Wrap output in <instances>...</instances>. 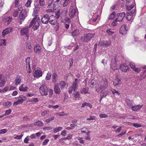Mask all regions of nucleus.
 I'll return each mask as SVG.
<instances>
[{
    "label": "nucleus",
    "instance_id": "obj_18",
    "mask_svg": "<svg viewBox=\"0 0 146 146\" xmlns=\"http://www.w3.org/2000/svg\"><path fill=\"white\" fill-rule=\"evenodd\" d=\"M29 89L27 86L24 84H22L19 88V90L21 91L26 92Z\"/></svg>",
    "mask_w": 146,
    "mask_h": 146
},
{
    "label": "nucleus",
    "instance_id": "obj_6",
    "mask_svg": "<svg viewBox=\"0 0 146 146\" xmlns=\"http://www.w3.org/2000/svg\"><path fill=\"white\" fill-rule=\"evenodd\" d=\"M102 83L101 85L100 86L99 88L96 89V91L97 92H101L104 90L107 86L108 83L107 80H103V82Z\"/></svg>",
    "mask_w": 146,
    "mask_h": 146
},
{
    "label": "nucleus",
    "instance_id": "obj_56",
    "mask_svg": "<svg viewBox=\"0 0 146 146\" xmlns=\"http://www.w3.org/2000/svg\"><path fill=\"white\" fill-rule=\"evenodd\" d=\"M107 32L109 35H111L114 33V32L112 31L111 29L108 30L107 31Z\"/></svg>",
    "mask_w": 146,
    "mask_h": 146
},
{
    "label": "nucleus",
    "instance_id": "obj_17",
    "mask_svg": "<svg viewBox=\"0 0 146 146\" xmlns=\"http://www.w3.org/2000/svg\"><path fill=\"white\" fill-rule=\"evenodd\" d=\"M41 49V47L38 44H36L34 47V50L35 52L37 53H40Z\"/></svg>",
    "mask_w": 146,
    "mask_h": 146
},
{
    "label": "nucleus",
    "instance_id": "obj_28",
    "mask_svg": "<svg viewBox=\"0 0 146 146\" xmlns=\"http://www.w3.org/2000/svg\"><path fill=\"white\" fill-rule=\"evenodd\" d=\"M57 77V74L56 73H54L52 75V82L53 83H55L57 80L56 77Z\"/></svg>",
    "mask_w": 146,
    "mask_h": 146
},
{
    "label": "nucleus",
    "instance_id": "obj_12",
    "mask_svg": "<svg viewBox=\"0 0 146 146\" xmlns=\"http://www.w3.org/2000/svg\"><path fill=\"white\" fill-rule=\"evenodd\" d=\"M79 80H78L77 78L75 79L74 81L73 82L72 86H71L73 88V90L74 92H75V90L78 86L77 83Z\"/></svg>",
    "mask_w": 146,
    "mask_h": 146
},
{
    "label": "nucleus",
    "instance_id": "obj_16",
    "mask_svg": "<svg viewBox=\"0 0 146 146\" xmlns=\"http://www.w3.org/2000/svg\"><path fill=\"white\" fill-rule=\"evenodd\" d=\"M21 78L19 76H17L15 80V85H17L20 84L21 82Z\"/></svg>",
    "mask_w": 146,
    "mask_h": 146
},
{
    "label": "nucleus",
    "instance_id": "obj_60",
    "mask_svg": "<svg viewBox=\"0 0 146 146\" xmlns=\"http://www.w3.org/2000/svg\"><path fill=\"white\" fill-rule=\"evenodd\" d=\"M135 72L139 73L141 71V70L139 68H136L135 67L133 69Z\"/></svg>",
    "mask_w": 146,
    "mask_h": 146
},
{
    "label": "nucleus",
    "instance_id": "obj_46",
    "mask_svg": "<svg viewBox=\"0 0 146 146\" xmlns=\"http://www.w3.org/2000/svg\"><path fill=\"white\" fill-rule=\"evenodd\" d=\"M49 141V139H45L44 141L43 142L42 145H46Z\"/></svg>",
    "mask_w": 146,
    "mask_h": 146
},
{
    "label": "nucleus",
    "instance_id": "obj_38",
    "mask_svg": "<svg viewBox=\"0 0 146 146\" xmlns=\"http://www.w3.org/2000/svg\"><path fill=\"white\" fill-rule=\"evenodd\" d=\"M6 81L5 80H0V87H3L5 86Z\"/></svg>",
    "mask_w": 146,
    "mask_h": 146
},
{
    "label": "nucleus",
    "instance_id": "obj_8",
    "mask_svg": "<svg viewBox=\"0 0 146 146\" xmlns=\"http://www.w3.org/2000/svg\"><path fill=\"white\" fill-rule=\"evenodd\" d=\"M33 75L35 77L39 78L42 75V72L40 70L35 69L33 72Z\"/></svg>",
    "mask_w": 146,
    "mask_h": 146
},
{
    "label": "nucleus",
    "instance_id": "obj_22",
    "mask_svg": "<svg viewBox=\"0 0 146 146\" xmlns=\"http://www.w3.org/2000/svg\"><path fill=\"white\" fill-rule=\"evenodd\" d=\"M120 68L122 71L126 72L128 69V67L126 64H123L120 66Z\"/></svg>",
    "mask_w": 146,
    "mask_h": 146
},
{
    "label": "nucleus",
    "instance_id": "obj_52",
    "mask_svg": "<svg viewBox=\"0 0 146 146\" xmlns=\"http://www.w3.org/2000/svg\"><path fill=\"white\" fill-rule=\"evenodd\" d=\"M11 109H9L6 110L5 114V115H9L11 113Z\"/></svg>",
    "mask_w": 146,
    "mask_h": 146
},
{
    "label": "nucleus",
    "instance_id": "obj_47",
    "mask_svg": "<svg viewBox=\"0 0 146 146\" xmlns=\"http://www.w3.org/2000/svg\"><path fill=\"white\" fill-rule=\"evenodd\" d=\"M48 92H49V96L50 97H51L53 94V91L52 89H48Z\"/></svg>",
    "mask_w": 146,
    "mask_h": 146
},
{
    "label": "nucleus",
    "instance_id": "obj_40",
    "mask_svg": "<svg viewBox=\"0 0 146 146\" xmlns=\"http://www.w3.org/2000/svg\"><path fill=\"white\" fill-rule=\"evenodd\" d=\"M11 102L9 101H7L4 104H3L4 106L7 107H9L10 106L11 104Z\"/></svg>",
    "mask_w": 146,
    "mask_h": 146
},
{
    "label": "nucleus",
    "instance_id": "obj_39",
    "mask_svg": "<svg viewBox=\"0 0 146 146\" xmlns=\"http://www.w3.org/2000/svg\"><path fill=\"white\" fill-rule=\"evenodd\" d=\"M51 75L52 74L50 72H48L47 74V75L46 77V79L47 80H49L51 78Z\"/></svg>",
    "mask_w": 146,
    "mask_h": 146
},
{
    "label": "nucleus",
    "instance_id": "obj_29",
    "mask_svg": "<svg viewBox=\"0 0 146 146\" xmlns=\"http://www.w3.org/2000/svg\"><path fill=\"white\" fill-rule=\"evenodd\" d=\"M18 10H16L14 11L13 13V15L15 17H17L19 13V11H20V8H19V7L18 8Z\"/></svg>",
    "mask_w": 146,
    "mask_h": 146
},
{
    "label": "nucleus",
    "instance_id": "obj_33",
    "mask_svg": "<svg viewBox=\"0 0 146 146\" xmlns=\"http://www.w3.org/2000/svg\"><path fill=\"white\" fill-rule=\"evenodd\" d=\"M118 21H117V20L116 19L111 23V26L113 27H114L116 26H117L119 24V23H118Z\"/></svg>",
    "mask_w": 146,
    "mask_h": 146
},
{
    "label": "nucleus",
    "instance_id": "obj_25",
    "mask_svg": "<svg viewBox=\"0 0 146 146\" xmlns=\"http://www.w3.org/2000/svg\"><path fill=\"white\" fill-rule=\"evenodd\" d=\"M89 88L86 87L83 88L80 91V92L82 94H87L89 93Z\"/></svg>",
    "mask_w": 146,
    "mask_h": 146
},
{
    "label": "nucleus",
    "instance_id": "obj_11",
    "mask_svg": "<svg viewBox=\"0 0 146 146\" xmlns=\"http://www.w3.org/2000/svg\"><path fill=\"white\" fill-rule=\"evenodd\" d=\"M125 15V14L123 12L118 13L116 16L117 18L116 19L117 20V21L119 23L120 22L122 21Z\"/></svg>",
    "mask_w": 146,
    "mask_h": 146
},
{
    "label": "nucleus",
    "instance_id": "obj_64",
    "mask_svg": "<svg viewBox=\"0 0 146 146\" xmlns=\"http://www.w3.org/2000/svg\"><path fill=\"white\" fill-rule=\"evenodd\" d=\"M132 17V15H131L130 14H129L127 16L126 19L127 20L129 21V20H131Z\"/></svg>",
    "mask_w": 146,
    "mask_h": 146
},
{
    "label": "nucleus",
    "instance_id": "obj_23",
    "mask_svg": "<svg viewBox=\"0 0 146 146\" xmlns=\"http://www.w3.org/2000/svg\"><path fill=\"white\" fill-rule=\"evenodd\" d=\"M142 105H137L135 106H132L131 108L132 110L133 111H137L138 110H139L142 107Z\"/></svg>",
    "mask_w": 146,
    "mask_h": 146
},
{
    "label": "nucleus",
    "instance_id": "obj_62",
    "mask_svg": "<svg viewBox=\"0 0 146 146\" xmlns=\"http://www.w3.org/2000/svg\"><path fill=\"white\" fill-rule=\"evenodd\" d=\"M74 97L76 98L80 97V94L79 92H77L76 93L74 94Z\"/></svg>",
    "mask_w": 146,
    "mask_h": 146
},
{
    "label": "nucleus",
    "instance_id": "obj_57",
    "mask_svg": "<svg viewBox=\"0 0 146 146\" xmlns=\"http://www.w3.org/2000/svg\"><path fill=\"white\" fill-rule=\"evenodd\" d=\"M7 132L6 129H3L0 130V134L5 133Z\"/></svg>",
    "mask_w": 146,
    "mask_h": 146
},
{
    "label": "nucleus",
    "instance_id": "obj_32",
    "mask_svg": "<svg viewBox=\"0 0 146 146\" xmlns=\"http://www.w3.org/2000/svg\"><path fill=\"white\" fill-rule=\"evenodd\" d=\"M62 129V128L61 127H56L54 129L53 131L54 133H56L57 132H59Z\"/></svg>",
    "mask_w": 146,
    "mask_h": 146
},
{
    "label": "nucleus",
    "instance_id": "obj_13",
    "mask_svg": "<svg viewBox=\"0 0 146 146\" xmlns=\"http://www.w3.org/2000/svg\"><path fill=\"white\" fill-rule=\"evenodd\" d=\"M60 88L62 90L64 89L66 87H68V84L64 81H61L59 83Z\"/></svg>",
    "mask_w": 146,
    "mask_h": 146
},
{
    "label": "nucleus",
    "instance_id": "obj_19",
    "mask_svg": "<svg viewBox=\"0 0 146 146\" xmlns=\"http://www.w3.org/2000/svg\"><path fill=\"white\" fill-rule=\"evenodd\" d=\"M127 30L126 29L125 25H123L120 29L119 33L122 35H125L126 34Z\"/></svg>",
    "mask_w": 146,
    "mask_h": 146
},
{
    "label": "nucleus",
    "instance_id": "obj_59",
    "mask_svg": "<svg viewBox=\"0 0 146 146\" xmlns=\"http://www.w3.org/2000/svg\"><path fill=\"white\" fill-rule=\"evenodd\" d=\"M101 118H106L108 117V115L104 114H100L99 115Z\"/></svg>",
    "mask_w": 146,
    "mask_h": 146
},
{
    "label": "nucleus",
    "instance_id": "obj_30",
    "mask_svg": "<svg viewBox=\"0 0 146 146\" xmlns=\"http://www.w3.org/2000/svg\"><path fill=\"white\" fill-rule=\"evenodd\" d=\"M115 14V11L111 13L109 17L108 18V20H110V19L113 20L114 19Z\"/></svg>",
    "mask_w": 146,
    "mask_h": 146
},
{
    "label": "nucleus",
    "instance_id": "obj_54",
    "mask_svg": "<svg viewBox=\"0 0 146 146\" xmlns=\"http://www.w3.org/2000/svg\"><path fill=\"white\" fill-rule=\"evenodd\" d=\"M133 126L136 128L140 127L141 126V125L136 123H133Z\"/></svg>",
    "mask_w": 146,
    "mask_h": 146
},
{
    "label": "nucleus",
    "instance_id": "obj_48",
    "mask_svg": "<svg viewBox=\"0 0 146 146\" xmlns=\"http://www.w3.org/2000/svg\"><path fill=\"white\" fill-rule=\"evenodd\" d=\"M9 90V87L7 86L5 87L2 90V92L3 93H5L7 92Z\"/></svg>",
    "mask_w": 146,
    "mask_h": 146
},
{
    "label": "nucleus",
    "instance_id": "obj_24",
    "mask_svg": "<svg viewBox=\"0 0 146 146\" xmlns=\"http://www.w3.org/2000/svg\"><path fill=\"white\" fill-rule=\"evenodd\" d=\"M12 18L10 17H7L6 19H4V20L5 22V24L6 25H8L11 21Z\"/></svg>",
    "mask_w": 146,
    "mask_h": 146
},
{
    "label": "nucleus",
    "instance_id": "obj_58",
    "mask_svg": "<svg viewBox=\"0 0 146 146\" xmlns=\"http://www.w3.org/2000/svg\"><path fill=\"white\" fill-rule=\"evenodd\" d=\"M23 135V134H21L20 135H17L14 138L16 139H20L21 138Z\"/></svg>",
    "mask_w": 146,
    "mask_h": 146
},
{
    "label": "nucleus",
    "instance_id": "obj_3",
    "mask_svg": "<svg viewBox=\"0 0 146 146\" xmlns=\"http://www.w3.org/2000/svg\"><path fill=\"white\" fill-rule=\"evenodd\" d=\"M27 16V11L25 9H23L20 13L18 19V21L20 24H22Z\"/></svg>",
    "mask_w": 146,
    "mask_h": 146
},
{
    "label": "nucleus",
    "instance_id": "obj_14",
    "mask_svg": "<svg viewBox=\"0 0 146 146\" xmlns=\"http://www.w3.org/2000/svg\"><path fill=\"white\" fill-rule=\"evenodd\" d=\"M111 42L110 41H102L100 42L99 45L107 47L109 46Z\"/></svg>",
    "mask_w": 146,
    "mask_h": 146
},
{
    "label": "nucleus",
    "instance_id": "obj_26",
    "mask_svg": "<svg viewBox=\"0 0 146 146\" xmlns=\"http://www.w3.org/2000/svg\"><path fill=\"white\" fill-rule=\"evenodd\" d=\"M125 103L128 107L130 108L131 106H132L133 103L132 101L130 100L129 99H127L125 100Z\"/></svg>",
    "mask_w": 146,
    "mask_h": 146
},
{
    "label": "nucleus",
    "instance_id": "obj_55",
    "mask_svg": "<svg viewBox=\"0 0 146 146\" xmlns=\"http://www.w3.org/2000/svg\"><path fill=\"white\" fill-rule=\"evenodd\" d=\"M95 116L92 115L89 118H87L86 120L88 121L94 120L95 119Z\"/></svg>",
    "mask_w": 146,
    "mask_h": 146
},
{
    "label": "nucleus",
    "instance_id": "obj_4",
    "mask_svg": "<svg viewBox=\"0 0 146 146\" xmlns=\"http://www.w3.org/2000/svg\"><path fill=\"white\" fill-rule=\"evenodd\" d=\"M39 91L41 95L46 96L48 95V88L46 85L43 84L40 86L39 88Z\"/></svg>",
    "mask_w": 146,
    "mask_h": 146
},
{
    "label": "nucleus",
    "instance_id": "obj_31",
    "mask_svg": "<svg viewBox=\"0 0 146 146\" xmlns=\"http://www.w3.org/2000/svg\"><path fill=\"white\" fill-rule=\"evenodd\" d=\"M86 106L89 107L90 108H91L92 107V106L90 104L85 102L82 104L81 107L84 108Z\"/></svg>",
    "mask_w": 146,
    "mask_h": 146
},
{
    "label": "nucleus",
    "instance_id": "obj_42",
    "mask_svg": "<svg viewBox=\"0 0 146 146\" xmlns=\"http://www.w3.org/2000/svg\"><path fill=\"white\" fill-rule=\"evenodd\" d=\"M111 92L113 94L119 96L120 94L118 91L115 90L113 89L112 90H111Z\"/></svg>",
    "mask_w": 146,
    "mask_h": 146
},
{
    "label": "nucleus",
    "instance_id": "obj_63",
    "mask_svg": "<svg viewBox=\"0 0 146 146\" xmlns=\"http://www.w3.org/2000/svg\"><path fill=\"white\" fill-rule=\"evenodd\" d=\"M133 8V5H131L128 7L127 6L126 9L127 10H130Z\"/></svg>",
    "mask_w": 146,
    "mask_h": 146
},
{
    "label": "nucleus",
    "instance_id": "obj_37",
    "mask_svg": "<svg viewBox=\"0 0 146 146\" xmlns=\"http://www.w3.org/2000/svg\"><path fill=\"white\" fill-rule=\"evenodd\" d=\"M43 124V123L40 121H37L35 123V125H37L38 126H40L42 125Z\"/></svg>",
    "mask_w": 146,
    "mask_h": 146
},
{
    "label": "nucleus",
    "instance_id": "obj_36",
    "mask_svg": "<svg viewBox=\"0 0 146 146\" xmlns=\"http://www.w3.org/2000/svg\"><path fill=\"white\" fill-rule=\"evenodd\" d=\"M96 83V81L94 79H92L90 82V86L91 88H93L94 87V85Z\"/></svg>",
    "mask_w": 146,
    "mask_h": 146
},
{
    "label": "nucleus",
    "instance_id": "obj_41",
    "mask_svg": "<svg viewBox=\"0 0 146 146\" xmlns=\"http://www.w3.org/2000/svg\"><path fill=\"white\" fill-rule=\"evenodd\" d=\"M108 93V91H104L102 93L101 96L102 98H104L107 96Z\"/></svg>",
    "mask_w": 146,
    "mask_h": 146
},
{
    "label": "nucleus",
    "instance_id": "obj_53",
    "mask_svg": "<svg viewBox=\"0 0 146 146\" xmlns=\"http://www.w3.org/2000/svg\"><path fill=\"white\" fill-rule=\"evenodd\" d=\"M26 69L27 70L28 72L29 73L31 72V71L30 69V66L29 64L28 65V66H27Z\"/></svg>",
    "mask_w": 146,
    "mask_h": 146
},
{
    "label": "nucleus",
    "instance_id": "obj_49",
    "mask_svg": "<svg viewBox=\"0 0 146 146\" xmlns=\"http://www.w3.org/2000/svg\"><path fill=\"white\" fill-rule=\"evenodd\" d=\"M54 117H53L50 118H49L46 120V121L47 123H49L50 121L54 119Z\"/></svg>",
    "mask_w": 146,
    "mask_h": 146
},
{
    "label": "nucleus",
    "instance_id": "obj_34",
    "mask_svg": "<svg viewBox=\"0 0 146 146\" xmlns=\"http://www.w3.org/2000/svg\"><path fill=\"white\" fill-rule=\"evenodd\" d=\"M6 45V40L5 39H1L0 41V46Z\"/></svg>",
    "mask_w": 146,
    "mask_h": 146
},
{
    "label": "nucleus",
    "instance_id": "obj_5",
    "mask_svg": "<svg viewBox=\"0 0 146 146\" xmlns=\"http://www.w3.org/2000/svg\"><path fill=\"white\" fill-rule=\"evenodd\" d=\"M95 35L94 33H87L81 37V39L82 41L85 42H87L93 37Z\"/></svg>",
    "mask_w": 146,
    "mask_h": 146
},
{
    "label": "nucleus",
    "instance_id": "obj_27",
    "mask_svg": "<svg viewBox=\"0 0 146 146\" xmlns=\"http://www.w3.org/2000/svg\"><path fill=\"white\" fill-rule=\"evenodd\" d=\"M80 33L79 30L78 29H76L72 33V35L73 36H75L78 35Z\"/></svg>",
    "mask_w": 146,
    "mask_h": 146
},
{
    "label": "nucleus",
    "instance_id": "obj_51",
    "mask_svg": "<svg viewBox=\"0 0 146 146\" xmlns=\"http://www.w3.org/2000/svg\"><path fill=\"white\" fill-rule=\"evenodd\" d=\"M39 3L41 6H43L44 4V0H39Z\"/></svg>",
    "mask_w": 146,
    "mask_h": 146
},
{
    "label": "nucleus",
    "instance_id": "obj_21",
    "mask_svg": "<svg viewBox=\"0 0 146 146\" xmlns=\"http://www.w3.org/2000/svg\"><path fill=\"white\" fill-rule=\"evenodd\" d=\"M12 29L11 28L6 29L3 31L2 32V36L4 37L5 35L11 31Z\"/></svg>",
    "mask_w": 146,
    "mask_h": 146
},
{
    "label": "nucleus",
    "instance_id": "obj_9",
    "mask_svg": "<svg viewBox=\"0 0 146 146\" xmlns=\"http://www.w3.org/2000/svg\"><path fill=\"white\" fill-rule=\"evenodd\" d=\"M49 22L50 24L53 25H56L58 23L57 20L55 19V17L53 15L50 16Z\"/></svg>",
    "mask_w": 146,
    "mask_h": 146
},
{
    "label": "nucleus",
    "instance_id": "obj_1",
    "mask_svg": "<svg viewBox=\"0 0 146 146\" xmlns=\"http://www.w3.org/2000/svg\"><path fill=\"white\" fill-rule=\"evenodd\" d=\"M40 21L39 18L37 16H35V17L33 18V20L30 23L29 27H31L34 24L33 26V29L35 31L37 29L40 25Z\"/></svg>",
    "mask_w": 146,
    "mask_h": 146
},
{
    "label": "nucleus",
    "instance_id": "obj_10",
    "mask_svg": "<svg viewBox=\"0 0 146 146\" xmlns=\"http://www.w3.org/2000/svg\"><path fill=\"white\" fill-rule=\"evenodd\" d=\"M50 16L47 14L44 15L41 19L42 23L44 24H47L49 21Z\"/></svg>",
    "mask_w": 146,
    "mask_h": 146
},
{
    "label": "nucleus",
    "instance_id": "obj_7",
    "mask_svg": "<svg viewBox=\"0 0 146 146\" xmlns=\"http://www.w3.org/2000/svg\"><path fill=\"white\" fill-rule=\"evenodd\" d=\"M29 27H25L22 28L21 31V35L22 36L25 35L27 36L29 32Z\"/></svg>",
    "mask_w": 146,
    "mask_h": 146
},
{
    "label": "nucleus",
    "instance_id": "obj_61",
    "mask_svg": "<svg viewBox=\"0 0 146 146\" xmlns=\"http://www.w3.org/2000/svg\"><path fill=\"white\" fill-rule=\"evenodd\" d=\"M136 10L135 9H133L129 14H130L131 15H133V14H135L136 13Z\"/></svg>",
    "mask_w": 146,
    "mask_h": 146
},
{
    "label": "nucleus",
    "instance_id": "obj_43",
    "mask_svg": "<svg viewBox=\"0 0 146 146\" xmlns=\"http://www.w3.org/2000/svg\"><path fill=\"white\" fill-rule=\"evenodd\" d=\"M31 0H27V1L25 4V6L28 7H29L31 6Z\"/></svg>",
    "mask_w": 146,
    "mask_h": 146
},
{
    "label": "nucleus",
    "instance_id": "obj_44",
    "mask_svg": "<svg viewBox=\"0 0 146 146\" xmlns=\"http://www.w3.org/2000/svg\"><path fill=\"white\" fill-rule=\"evenodd\" d=\"M57 12L56 13V16L55 19H58L59 18L60 16V10L57 11Z\"/></svg>",
    "mask_w": 146,
    "mask_h": 146
},
{
    "label": "nucleus",
    "instance_id": "obj_15",
    "mask_svg": "<svg viewBox=\"0 0 146 146\" xmlns=\"http://www.w3.org/2000/svg\"><path fill=\"white\" fill-rule=\"evenodd\" d=\"M113 84L114 86H116L119 85L121 83L120 79L118 78H116L113 81Z\"/></svg>",
    "mask_w": 146,
    "mask_h": 146
},
{
    "label": "nucleus",
    "instance_id": "obj_20",
    "mask_svg": "<svg viewBox=\"0 0 146 146\" xmlns=\"http://www.w3.org/2000/svg\"><path fill=\"white\" fill-rule=\"evenodd\" d=\"M54 91L56 94H58L60 92V88L57 84H55L54 87Z\"/></svg>",
    "mask_w": 146,
    "mask_h": 146
},
{
    "label": "nucleus",
    "instance_id": "obj_50",
    "mask_svg": "<svg viewBox=\"0 0 146 146\" xmlns=\"http://www.w3.org/2000/svg\"><path fill=\"white\" fill-rule=\"evenodd\" d=\"M72 136L70 135L69 134V135L66 137L62 138L63 140H67L70 139H71Z\"/></svg>",
    "mask_w": 146,
    "mask_h": 146
},
{
    "label": "nucleus",
    "instance_id": "obj_2",
    "mask_svg": "<svg viewBox=\"0 0 146 146\" xmlns=\"http://www.w3.org/2000/svg\"><path fill=\"white\" fill-rule=\"evenodd\" d=\"M77 11V9L74 4L72 3L69 9V16L72 18L74 17Z\"/></svg>",
    "mask_w": 146,
    "mask_h": 146
},
{
    "label": "nucleus",
    "instance_id": "obj_35",
    "mask_svg": "<svg viewBox=\"0 0 146 146\" xmlns=\"http://www.w3.org/2000/svg\"><path fill=\"white\" fill-rule=\"evenodd\" d=\"M56 115H59L60 116H62L64 115H68V113H65L64 112L62 111L58 113H56L55 114Z\"/></svg>",
    "mask_w": 146,
    "mask_h": 146
},
{
    "label": "nucleus",
    "instance_id": "obj_45",
    "mask_svg": "<svg viewBox=\"0 0 146 146\" xmlns=\"http://www.w3.org/2000/svg\"><path fill=\"white\" fill-rule=\"evenodd\" d=\"M70 2L69 0H66L65 1L63 4V7H65L67 6L69 3Z\"/></svg>",
    "mask_w": 146,
    "mask_h": 146
}]
</instances>
